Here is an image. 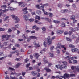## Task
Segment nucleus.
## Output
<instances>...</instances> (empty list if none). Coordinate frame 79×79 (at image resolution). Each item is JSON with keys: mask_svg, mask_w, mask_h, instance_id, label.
<instances>
[{"mask_svg": "<svg viewBox=\"0 0 79 79\" xmlns=\"http://www.w3.org/2000/svg\"><path fill=\"white\" fill-rule=\"evenodd\" d=\"M55 39V36L52 37L51 39H50V36H48L47 38L48 45H50L51 44H52V40H53Z\"/></svg>", "mask_w": 79, "mask_h": 79, "instance_id": "f257e3e1", "label": "nucleus"}, {"mask_svg": "<svg viewBox=\"0 0 79 79\" xmlns=\"http://www.w3.org/2000/svg\"><path fill=\"white\" fill-rule=\"evenodd\" d=\"M62 63H63L64 64L60 65V66H59V69L60 70H62L64 69V68H66L67 67V62L64 61Z\"/></svg>", "mask_w": 79, "mask_h": 79, "instance_id": "f03ea898", "label": "nucleus"}, {"mask_svg": "<svg viewBox=\"0 0 79 79\" xmlns=\"http://www.w3.org/2000/svg\"><path fill=\"white\" fill-rule=\"evenodd\" d=\"M71 68L72 70H74L75 69V71H74L75 73H76V71L77 72H79V66H72Z\"/></svg>", "mask_w": 79, "mask_h": 79, "instance_id": "7ed1b4c3", "label": "nucleus"}, {"mask_svg": "<svg viewBox=\"0 0 79 79\" xmlns=\"http://www.w3.org/2000/svg\"><path fill=\"white\" fill-rule=\"evenodd\" d=\"M11 16L13 18H15V20L16 21L15 22V23H18L19 21V19L18 18V17H15V15H11Z\"/></svg>", "mask_w": 79, "mask_h": 79, "instance_id": "20e7f679", "label": "nucleus"}, {"mask_svg": "<svg viewBox=\"0 0 79 79\" xmlns=\"http://www.w3.org/2000/svg\"><path fill=\"white\" fill-rule=\"evenodd\" d=\"M70 76L69 74L65 73L64 75V76H61V77L64 79H66V78H68Z\"/></svg>", "mask_w": 79, "mask_h": 79, "instance_id": "39448f33", "label": "nucleus"}, {"mask_svg": "<svg viewBox=\"0 0 79 79\" xmlns=\"http://www.w3.org/2000/svg\"><path fill=\"white\" fill-rule=\"evenodd\" d=\"M18 4H19V6H20V5H23L21 6V7H24V6H25L24 4V2H19Z\"/></svg>", "mask_w": 79, "mask_h": 79, "instance_id": "423d86ee", "label": "nucleus"}, {"mask_svg": "<svg viewBox=\"0 0 79 79\" xmlns=\"http://www.w3.org/2000/svg\"><path fill=\"white\" fill-rule=\"evenodd\" d=\"M44 69L45 70L47 73H49V72H51V71H52L48 67L44 68Z\"/></svg>", "mask_w": 79, "mask_h": 79, "instance_id": "0eeeda50", "label": "nucleus"}, {"mask_svg": "<svg viewBox=\"0 0 79 79\" xmlns=\"http://www.w3.org/2000/svg\"><path fill=\"white\" fill-rule=\"evenodd\" d=\"M40 56V55H39L38 53H35L34 54V56L36 57V59L38 60L39 57Z\"/></svg>", "mask_w": 79, "mask_h": 79, "instance_id": "6e6552de", "label": "nucleus"}, {"mask_svg": "<svg viewBox=\"0 0 79 79\" xmlns=\"http://www.w3.org/2000/svg\"><path fill=\"white\" fill-rule=\"evenodd\" d=\"M68 10L67 9H64V10H62L61 11V13H66L67 12H68Z\"/></svg>", "mask_w": 79, "mask_h": 79, "instance_id": "1a4fd4ad", "label": "nucleus"}, {"mask_svg": "<svg viewBox=\"0 0 79 79\" xmlns=\"http://www.w3.org/2000/svg\"><path fill=\"white\" fill-rule=\"evenodd\" d=\"M33 44L35 45V47H40V45L38 44H36V42H33Z\"/></svg>", "mask_w": 79, "mask_h": 79, "instance_id": "9d476101", "label": "nucleus"}, {"mask_svg": "<svg viewBox=\"0 0 79 79\" xmlns=\"http://www.w3.org/2000/svg\"><path fill=\"white\" fill-rule=\"evenodd\" d=\"M78 49L77 48H75L74 49H72V52L73 53H74V52H77L78 51Z\"/></svg>", "mask_w": 79, "mask_h": 79, "instance_id": "9b49d317", "label": "nucleus"}, {"mask_svg": "<svg viewBox=\"0 0 79 79\" xmlns=\"http://www.w3.org/2000/svg\"><path fill=\"white\" fill-rule=\"evenodd\" d=\"M35 23H37L38 24H42V22H40L39 21L37 20L35 21Z\"/></svg>", "mask_w": 79, "mask_h": 79, "instance_id": "f8f14e48", "label": "nucleus"}, {"mask_svg": "<svg viewBox=\"0 0 79 79\" xmlns=\"http://www.w3.org/2000/svg\"><path fill=\"white\" fill-rule=\"evenodd\" d=\"M48 15H49V16L50 18H52L54 16L53 13L50 12L49 13Z\"/></svg>", "mask_w": 79, "mask_h": 79, "instance_id": "ddd939ff", "label": "nucleus"}, {"mask_svg": "<svg viewBox=\"0 0 79 79\" xmlns=\"http://www.w3.org/2000/svg\"><path fill=\"white\" fill-rule=\"evenodd\" d=\"M37 19L38 20H39V21L40 20V16L37 15L35 17V20H37Z\"/></svg>", "mask_w": 79, "mask_h": 79, "instance_id": "4468645a", "label": "nucleus"}, {"mask_svg": "<svg viewBox=\"0 0 79 79\" xmlns=\"http://www.w3.org/2000/svg\"><path fill=\"white\" fill-rule=\"evenodd\" d=\"M30 38H31V39H34L35 40V39H37V37H35L34 36H32L30 37Z\"/></svg>", "mask_w": 79, "mask_h": 79, "instance_id": "2eb2a0df", "label": "nucleus"}, {"mask_svg": "<svg viewBox=\"0 0 79 79\" xmlns=\"http://www.w3.org/2000/svg\"><path fill=\"white\" fill-rule=\"evenodd\" d=\"M63 32V31L61 30H58L57 31V33L58 34H62Z\"/></svg>", "mask_w": 79, "mask_h": 79, "instance_id": "dca6fc26", "label": "nucleus"}, {"mask_svg": "<svg viewBox=\"0 0 79 79\" xmlns=\"http://www.w3.org/2000/svg\"><path fill=\"white\" fill-rule=\"evenodd\" d=\"M64 59L67 60H69L70 59H71V56H67V57H66L64 58Z\"/></svg>", "mask_w": 79, "mask_h": 79, "instance_id": "f3484780", "label": "nucleus"}, {"mask_svg": "<svg viewBox=\"0 0 79 79\" xmlns=\"http://www.w3.org/2000/svg\"><path fill=\"white\" fill-rule=\"evenodd\" d=\"M53 22L55 24H59V23H60V21L57 20H53Z\"/></svg>", "mask_w": 79, "mask_h": 79, "instance_id": "a211bd4d", "label": "nucleus"}, {"mask_svg": "<svg viewBox=\"0 0 79 79\" xmlns=\"http://www.w3.org/2000/svg\"><path fill=\"white\" fill-rule=\"evenodd\" d=\"M69 47H70V48H74L75 47V46L73 44H69Z\"/></svg>", "mask_w": 79, "mask_h": 79, "instance_id": "6ab92c4d", "label": "nucleus"}, {"mask_svg": "<svg viewBox=\"0 0 79 79\" xmlns=\"http://www.w3.org/2000/svg\"><path fill=\"white\" fill-rule=\"evenodd\" d=\"M70 19H71V20L75 19V16L74 15H72L70 18Z\"/></svg>", "mask_w": 79, "mask_h": 79, "instance_id": "aec40b11", "label": "nucleus"}, {"mask_svg": "<svg viewBox=\"0 0 79 79\" xmlns=\"http://www.w3.org/2000/svg\"><path fill=\"white\" fill-rule=\"evenodd\" d=\"M31 73L32 74L33 76H35V75H37V73H35V71H32L31 72Z\"/></svg>", "mask_w": 79, "mask_h": 79, "instance_id": "412c9836", "label": "nucleus"}, {"mask_svg": "<svg viewBox=\"0 0 79 79\" xmlns=\"http://www.w3.org/2000/svg\"><path fill=\"white\" fill-rule=\"evenodd\" d=\"M66 40L67 41H69V42H71V41L72 40L71 39H70L68 37H66Z\"/></svg>", "mask_w": 79, "mask_h": 79, "instance_id": "4be33fe9", "label": "nucleus"}, {"mask_svg": "<svg viewBox=\"0 0 79 79\" xmlns=\"http://www.w3.org/2000/svg\"><path fill=\"white\" fill-rule=\"evenodd\" d=\"M42 30H43V33L44 34L45 32L44 31H46V28H45L43 27L42 28Z\"/></svg>", "mask_w": 79, "mask_h": 79, "instance_id": "5701e85b", "label": "nucleus"}, {"mask_svg": "<svg viewBox=\"0 0 79 79\" xmlns=\"http://www.w3.org/2000/svg\"><path fill=\"white\" fill-rule=\"evenodd\" d=\"M76 38L77 39V37H76V36H75L74 35H73L72 36V39H76Z\"/></svg>", "mask_w": 79, "mask_h": 79, "instance_id": "b1692460", "label": "nucleus"}, {"mask_svg": "<svg viewBox=\"0 0 79 79\" xmlns=\"http://www.w3.org/2000/svg\"><path fill=\"white\" fill-rule=\"evenodd\" d=\"M1 8H3L4 9H6V8H7V6L5 5H2L1 6Z\"/></svg>", "mask_w": 79, "mask_h": 79, "instance_id": "393cba45", "label": "nucleus"}, {"mask_svg": "<svg viewBox=\"0 0 79 79\" xmlns=\"http://www.w3.org/2000/svg\"><path fill=\"white\" fill-rule=\"evenodd\" d=\"M37 14H38L39 15H40L41 14V11L40 10H38L36 11Z\"/></svg>", "mask_w": 79, "mask_h": 79, "instance_id": "a878e982", "label": "nucleus"}, {"mask_svg": "<svg viewBox=\"0 0 79 79\" xmlns=\"http://www.w3.org/2000/svg\"><path fill=\"white\" fill-rule=\"evenodd\" d=\"M8 9L9 10H10V11H13V8L10 7L9 6L8 7Z\"/></svg>", "mask_w": 79, "mask_h": 79, "instance_id": "bb28decb", "label": "nucleus"}, {"mask_svg": "<svg viewBox=\"0 0 79 79\" xmlns=\"http://www.w3.org/2000/svg\"><path fill=\"white\" fill-rule=\"evenodd\" d=\"M75 74H71L70 75L69 77H75Z\"/></svg>", "mask_w": 79, "mask_h": 79, "instance_id": "cd10ccee", "label": "nucleus"}, {"mask_svg": "<svg viewBox=\"0 0 79 79\" xmlns=\"http://www.w3.org/2000/svg\"><path fill=\"white\" fill-rule=\"evenodd\" d=\"M22 37L23 39H24V40H26V39H27V38H26V36H25V35L24 34L23 35Z\"/></svg>", "mask_w": 79, "mask_h": 79, "instance_id": "c85d7f7f", "label": "nucleus"}, {"mask_svg": "<svg viewBox=\"0 0 79 79\" xmlns=\"http://www.w3.org/2000/svg\"><path fill=\"white\" fill-rule=\"evenodd\" d=\"M43 45L45 47H47V42L44 41L43 43Z\"/></svg>", "mask_w": 79, "mask_h": 79, "instance_id": "c756f323", "label": "nucleus"}, {"mask_svg": "<svg viewBox=\"0 0 79 79\" xmlns=\"http://www.w3.org/2000/svg\"><path fill=\"white\" fill-rule=\"evenodd\" d=\"M45 19H46L47 21H48V22H51V19H50L49 18H46Z\"/></svg>", "mask_w": 79, "mask_h": 79, "instance_id": "7c9ffc66", "label": "nucleus"}, {"mask_svg": "<svg viewBox=\"0 0 79 79\" xmlns=\"http://www.w3.org/2000/svg\"><path fill=\"white\" fill-rule=\"evenodd\" d=\"M23 17L25 18L26 21H27L28 20V18L27 17L26 15H24Z\"/></svg>", "mask_w": 79, "mask_h": 79, "instance_id": "2f4dec72", "label": "nucleus"}, {"mask_svg": "<svg viewBox=\"0 0 79 79\" xmlns=\"http://www.w3.org/2000/svg\"><path fill=\"white\" fill-rule=\"evenodd\" d=\"M15 45L16 47H18V48H20V45L19 44H16Z\"/></svg>", "mask_w": 79, "mask_h": 79, "instance_id": "473e14b6", "label": "nucleus"}, {"mask_svg": "<svg viewBox=\"0 0 79 79\" xmlns=\"http://www.w3.org/2000/svg\"><path fill=\"white\" fill-rule=\"evenodd\" d=\"M26 72H22V75L23 76H24V75H25V74H26Z\"/></svg>", "mask_w": 79, "mask_h": 79, "instance_id": "72a5a7b5", "label": "nucleus"}, {"mask_svg": "<svg viewBox=\"0 0 79 79\" xmlns=\"http://www.w3.org/2000/svg\"><path fill=\"white\" fill-rule=\"evenodd\" d=\"M72 32H74V28H73L70 27L69 29Z\"/></svg>", "mask_w": 79, "mask_h": 79, "instance_id": "f704fd0d", "label": "nucleus"}, {"mask_svg": "<svg viewBox=\"0 0 79 79\" xmlns=\"http://www.w3.org/2000/svg\"><path fill=\"white\" fill-rule=\"evenodd\" d=\"M61 26L62 27H65L66 26V25H65V23L64 22H62V23Z\"/></svg>", "mask_w": 79, "mask_h": 79, "instance_id": "c9c22d12", "label": "nucleus"}, {"mask_svg": "<svg viewBox=\"0 0 79 79\" xmlns=\"http://www.w3.org/2000/svg\"><path fill=\"white\" fill-rule=\"evenodd\" d=\"M7 37L6 38V40H8V39H9V37H11V35H7Z\"/></svg>", "mask_w": 79, "mask_h": 79, "instance_id": "e433bc0d", "label": "nucleus"}, {"mask_svg": "<svg viewBox=\"0 0 79 79\" xmlns=\"http://www.w3.org/2000/svg\"><path fill=\"white\" fill-rule=\"evenodd\" d=\"M48 67H50L51 66H52V63H50L49 62V63H48Z\"/></svg>", "mask_w": 79, "mask_h": 79, "instance_id": "4c0bfd02", "label": "nucleus"}, {"mask_svg": "<svg viewBox=\"0 0 79 79\" xmlns=\"http://www.w3.org/2000/svg\"><path fill=\"white\" fill-rule=\"evenodd\" d=\"M58 7H59L60 8H61V7H62L63 6V5L59 4L58 5Z\"/></svg>", "mask_w": 79, "mask_h": 79, "instance_id": "58836bf2", "label": "nucleus"}, {"mask_svg": "<svg viewBox=\"0 0 79 79\" xmlns=\"http://www.w3.org/2000/svg\"><path fill=\"white\" fill-rule=\"evenodd\" d=\"M29 21H30V22H33V21H34V19H29Z\"/></svg>", "mask_w": 79, "mask_h": 79, "instance_id": "ea45409f", "label": "nucleus"}, {"mask_svg": "<svg viewBox=\"0 0 79 79\" xmlns=\"http://www.w3.org/2000/svg\"><path fill=\"white\" fill-rule=\"evenodd\" d=\"M61 20H64V21H68V19H65V18H62L61 19Z\"/></svg>", "mask_w": 79, "mask_h": 79, "instance_id": "a19ab883", "label": "nucleus"}, {"mask_svg": "<svg viewBox=\"0 0 79 79\" xmlns=\"http://www.w3.org/2000/svg\"><path fill=\"white\" fill-rule=\"evenodd\" d=\"M71 26H75V25L74 24V23L73 22V23H70Z\"/></svg>", "mask_w": 79, "mask_h": 79, "instance_id": "79ce46f5", "label": "nucleus"}, {"mask_svg": "<svg viewBox=\"0 0 79 79\" xmlns=\"http://www.w3.org/2000/svg\"><path fill=\"white\" fill-rule=\"evenodd\" d=\"M9 69H10V70H12V71H14V70H15L14 68L10 67H9Z\"/></svg>", "mask_w": 79, "mask_h": 79, "instance_id": "37998d69", "label": "nucleus"}, {"mask_svg": "<svg viewBox=\"0 0 79 79\" xmlns=\"http://www.w3.org/2000/svg\"><path fill=\"white\" fill-rule=\"evenodd\" d=\"M27 10V8L26 7V8H24V9H23L22 10V11H26V10Z\"/></svg>", "mask_w": 79, "mask_h": 79, "instance_id": "c03bdc74", "label": "nucleus"}, {"mask_svg": "<svg viewBox=\"0 0 79 79\" xmlns=\"http://www.w3.org/2000/svg\"><path fill=\"white\" fill-rule=\"evenodd\" d=\"M77 61L76 60H73V63H77Z\"/></svg>", "mask_w": 79, "mask_h": 79, "instance_id": "a18cd8bd", "label": "nucleus"}, {"mask_svg": "<svg viewBox=\"0 0 79 79\" xmlns=\"http://www.w3.org/2000/svg\"><path fill=\"white\" fill-rule=\"evenodd\" d=\"M49 55H50L51 57H53V56H54V55H53V54L52 53H50Z\"/></svg>", "mask_w": 79, "mask_h": 79, "instance_id": "49530a36", "label": "nucleus"}, {"mask_svg": "<svg viewBox=\"0 0 79 79\" xmlns=\"http://www.w3.org/2000/svg\"><path fill=\"white\" fill-rule=\"evenodd\" d=\"M61 47H62V48H64L65 50H66V47H64V46L61 45Z\"/></svg>", "mask_w": 79, "mask_h": 79, "instance_id": "de8ad7c7", "label": "nucleus"}, {"mask_svg": "<svg viewBox=\"0 0 79 79\" xmlns=\"http://www.w3.org/2000/svg\"><path fill=\"white\" fill-rule=\"evenodd\" d=\"M9 16H7L6 17L5 19H4V21H6L8 19V18H9Z\"/></svg>", "mask_w": 79, "mask_h": 79, "instance_id": "09e8293b", "label": "nucleus"}, {"mask_svg": "<svg viewBox=\"0 0 79 79\" xmlns=\"http://www.w3.org/2000/svg\"><path fill=\"white\" fill-rule=\"evenodd\" d=\"M9 10L8 9H5V10H2L3 11V12H4V13H5L7 11H9Z\"/></svg>", "mask_w": 79, "mask_h": 79, "instance_id": "8fccbe9b", "label": "nucleus"}, {"mask_svg": "<svg viewBox=\"0 0 79 79\" xmlns=\"http://www.w3.org/2000/svg\"><path fill=\"white\" fill-rule=\"evenodd\" d=\"M73 23H77V20H75V19H74L73 20Z\"/></svg>", "mask_w": 79, "mask_h": 79, "instance_id": "3c124183", "label": "nucleus"}, {"mask_svg": "<svg viewBox=\"0 0 79 79\" xmlns=\"http://www.w3.org/2000/svg\"><path fill=\"white\" fill-rule=\"evenodd\" d=\"M2 39H4V38H5L6 37V35H3L2 36Z\"/></svg>", "mask_w": 79, "mask_h": 79, "instance_id": "603ef678", "label": "nucleus"}, {"mask_svg": "<svg viewBox=\"0 0 79 79\" xmlns=\"http://www.w3.org/2000/svg\"><path fill=\"white\" fill-rule=\"evenodd\" d=\"M32 69H33V68H32V67H29V71H30L31 70H32Z\"/></svg>", "mask_w": 79, "mask_h": 79, "instance_id": "864d4df0", "label": "nucleus"}, {"mask_svg": "<svg viewBox=\"0 0 79 79\" xmlns=\"http://www.w3.org/2000/svg\"><path fill=\"white\" fill-rule=\"evenodd\" d=\"M28 61H29V59L27 58H26V59L25 60V63H27Z\"/></svg>", "mask_w": 79, "mask_h": 79, "instance_id": "5fc2aeb1", "label": "nucleus"}, {"mask_svg": "<svg viewBox=\"0 0 79 79\" xmlns=\"http://www.w3.org/2000/svg\"><path fill=\"white\" fill-rule=\"evenodd\" d=\"M12 32V30H11V29H9L8 32Z\"/></svg>", "mask_w": 79, "mask_h": 79, "instance_id": "6e6d98bb", "label": "nucleus"}, {"mask_svg": "<svg viewBox=\"0 0 79 79\" xmlns=\"http://www.w3.org/2000/svg\"><path fill=\"white\" fill-rule=\"evenodd\" d=\"M67 34H69V32H68V31H65L64 32V35H67Z\"/></svg>", "mask_w": 79, "mask_h": 79, "instance_id": "4d7b16f0", "label": "nucleus"}, {"mask_svg": "<svg viewBox=\"0 0 79 79\" xmlns=\"http://www.w3.org/2000/svg\"><path fill=\"white\" fill-rule=\"evenodd\" d=\"M36 6L38 9H40V7H39V5H36Z\"/></svg>", "mask_w": 79, "mask_h": 79, "instance_id": "13d9d810", "label": "nucleus"}, {"mask_svg": "<svg viewBox=\"0 0 79 79\" xmlns=\"http://www.w3.org/2000/svg\"><path fill=\"white\" fill-rule=\"evenodd\" d=\"M30 65V63L27 64L26 65V68H28V67Z\"/></svg>", "mask_w": 79, "mask_h": 79, "instance_id": "bf43d9fd", "label": "nucleus"}, {"mask_svg": "<svg viewBox=\"0 0 79 79\" xmlns=\"http://www.w3.org/2000/svg\"><path fill=\"white\" fill-rule=\"evenodd\" d=\"M5 31V29L0 28V31Z\"/></svg>", "mask_w": 79, "mask_h": 79, "instance_id": "052dcab7", "label": "nucleus"}, {"mask_svg": "<svg viewBox=\"0 0 79 79\" xmlns=\"http://www.w3.org/2000/svg\"><path fill=\"white\" fill-rule=\"evenodd\" d=\"M79 38H78L77 39V40H76V41H75V42L76 43H78V42H79Z\"/></svg>", "mask_w": 79, "mask_h": 79, "instance_id": "680f3d73", "label": "nucleus"}, {"mask_svg": "<svg viewBox=\"0 0 79 79\" xmlns=\"http://www.w3.org/2000/svg\"><path fill=\"white\" fill-rule=\"evenodd\" d=\"M15 60L16 61H20L21 60V59L20 58H16L15 59Z\"/></svg>", "mask_w": 79, "mask_h": 79, "instance_id": "e2e57ef3", "label": "nucleus"}, {"mask_svg": "<svg viewBox=\"0 0 79 79\" xmlns=\"http://www.w3.org/2000/svg\"><path fill=\"white\" fill-rule=\"evenodd\" d=\"M44 15H47V16L48 15L49 13H48L47 12H44Z\"/></svg>", "mask_w": 79, "mask_h": 79, "instance_id": "0e129e2a", "label": "nucleus"}, {"mask_svg": "<svg viewBox=\"0 0 79 79\" xmlns=\"http://www.w3.org/2000/svg\"><path fill=\"white\" fill-rule=\"evenodd\" d=\"M53 48H54V46H52L51 47V48H50V50H53Z\"/></svg>", "mask_w": 79, "mask_h": 79, "instance_id": "69168bd1", "label": "nucleus"}, {"mask_svg": "<svg viewBox=\"0 0 79 79\" xmlns=\"http://www.w3.org/2000/svg\"><path fill=\"white\" fill-rule=\"evenodd\" d=\"M26 32L29 33V32H31V31L29 30H26Z\"/></svg>", "mask_w": 79, "mask_h": 79, "instance_id": "338daca9", "label": "nucleus"}, {"mask_svg": "<svg viewBox=\"0 0 79 79\" xmlns=\"http://www.w3.org/2000/svg\"><path fill=\"white\" fill-rule=\"evenodd\" d=\"M37 27V26L36 25H34L32 27V29H35Z\"/></svg>", "mask_w": 79, "mask_h": 79, "instance_id": "774afa93", "label": "nucleus"}]
</instances>
